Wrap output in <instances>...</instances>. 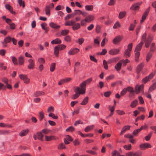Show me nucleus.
I'll return each instance as SVG.
<instances>
[{
  "instance_id": "obj_62",
  "label": "nucleus",
  "mask_w": 156,
  "mask_h": 156,
  "mask_svg": "<svg viewBox=\"0 0 156 156\" xmlns=\"http://www.w3.org/2000/svg\"><path fill=\"white\" fill-rule=\"evenodd\" d=\"M41 132L44 134H47L50 132V130L47 129H44Z\"/></svg>"
},
{
  "instance_id": "obj_2",
  "label": "nucleus",
  "mask_w": 156,
  "mask_h": 156,
  "mask_svg": "<svg viewBox=\"0 0 156 156\" xmlns=\"http://www.w3.org/2000/svg\"><path fill=\"white\" fill-rule=\"evenodd\" d=\"M133 47V44L131 43L129 44L127 46V48L124 51V56L126 58H128L130 56V53Z\"/></svg>"
},
{
  "instance_id": "obj_45",
  "label": "nucleus",
  "mask_w": 156,
  "mask_h": 156,
  "mask_svg": "<svg viewBox=\"0 0 156 156\" xmlns=\"http://www.w3.org/2000/svg\"><path fill=\"white\" fill-rule=\"evenodd\" d=\"M117 58H114L112 59H109L108 61V63L110 64L112 63L115 62L116 61Z\"/></svg>"
},
{
  "instance_id": "obj_47",
  "label": "nucleus",
  "mask_w": 156,
  "mask_h": 156,
  "mask_svg": "<svg viewBox=\"0 0 156 156\" xmlns=\"http://www.w3.org/2000/svg\"><path fill=\"white\" fill-rule=\"evenodd\" d=\"M75 130V128L72 126H70L66 129V131L68 132H73Z\"/></svg>"
},
{
  "instance_id": "obj_17",
  "label": "nucleus",
  "mask_w": 156,
  "mask_h": 156,
  "mask_svg": "<svg viewBox=\"0 0 156 156\" xmlns=\"http://www.w3.org/2000/svg\"><path fill=\"white\" fill-rule=\"evenodd\" d=\"M144 65V64L143 62H142L138 65L137 66V73H139L142 70Z\"/></svg>"
},
{
  "instance_id": "obj_10",
  "label": "nucleus",
  "mask_w": 156,
  "mask_h": 156,
  "mask_svg": "<svg viewBox=\"0 0 156 156\" xmlns=\"http://www.w3.org/2000/svg\"><path fill=\"white\" fill-rule=\"evenodd\" d=\"M72 79L71 78H67L65 79H62L58 83V85H61L64 83H66L69 82Z\"/></svg>"
},
{
  "instance_id": "obj_11",
  "label": "nucleus",
  "mask_w": 156,
  "mask_h": 156,
  "mask_svg": "<svg viewBox=\"0 0 156 156\" xmlns=\"http://www.w3.org/2000/svg\"><path fill=\"white\" fill-rule=\"evenodd\" d=\"M28 62L29 63V65L28 66V68L29 69H33L34 68L35 64L33 60L30 59L28 60Z\"/></svg>"
},
{
  "instance_id": "obj_43",
  "label": "nucleus",
  "mask_w": 156,
  "mask_h": 156,
  "mask_svg": "<svg viewBox=\"0 0 156 156\" xmlns=\"http://www.w3.org/2000/svg\"><path fill=\"white\" fill-rule=\"evenodd\" d=\"M55 63L54 62L52 63L50 66V70L52 72L55 70Z\"/></svg>"
},
{
  "instance_id": "obj_38",
  "label": "nucleus",
  "mask_w": 156,
  "mask_h": 156,
  "mask_svg": "<svg viewBox=\"0 0 156 156\" xmlns=\"http://www.w3.org/2000/svg\"><path fill=\"white\" fill-rule=\"evenodd\" d=\"M94 126L93 125L87 126L84 129L85 132H88L90 130L92 129L94 127Z\"/></svg>"
},
{
  "instance_id": "obj_64",
  "label": "nucleus",
  "mask_w": 156,
  "mask_h": 156,
  "mask_svg": "<svg viewBox=\"0 0 156 156\" xmlns=\"http://www.w3.org/2000/svg\"><path fill=\"white\" fill-rule=\"evenodd\" d=\"M126 156H132L133 155L134 156H136V154L135 153L134 154H133V153L132 152H130L128 153H127L126 154Z\"/></svg>"
},
{
  "instance_id": "obj_22",
  "label": "nucleus",
  "mask_w": 156,
  "mask_h": 156,
  "mask_svg": "<svg viewBox=\"0 0 156 156\" xmlns=\"http://www.w3.org/2000/svg\"><path fill=\"white\" fill-rule=\"evenodd\" d=\"M49 25L50 27L54 29H58L60 27V26L58 25L56 23L53 22L50 23Z\"/></svg>"
},
{
  "instance_id": "obj_51",
  "label": "nucleus",
  "mask_w": 156,
  "mask_h": 156,
  "mask_svg": "<svg viewBox=\"0 0 156 156\" xmlns=\"http://www.w3.org/2000/svg\"><path fill=\"white\" fill-rule=\"evenodd\" d=\"M73 144L74 146H78L80 144V142L79 141V140L78 139H75L73 141Z\"/></svg>"
},
{
  "instance_id": "obj_41",
  "label": "nucleus",
  "mask_w": 156,
  "mask_h": 156,
  "mask_svg": "<svg viewBox=\"0 0 156 156\" xmlns=\"http://www.w3.org/2000/svg\"><path fill=\"white\" fill-rule=\"evenodd\" d=\"M59 49L58 48V47L55 46L54 49V53L56 57H58V55Z\"/></svg>"
},
{
  "instance_id": "obj_13",
  "label": "nucleus",
  "mask_w": 156,
  "mask_h": 156,
  "mask_svg": "<svg viewBox=\"0 0 156 156\" xmlns=\"http://www.w3.org/2000/svg\"><path fill=\"white\" fill-rule=\"evenodd\" d=\"M127 91H128L130 92L129 96L131 97L132 96H133L134 95V90H133V88L131 87H128L126 88Z\"/></svg>"
},
{
  "instance_id": "obj_31",
  "label": "nucleus",
  "mask_w": 156,
  "mask_h": 156,
  "mask_svg": "<svg viewBox=\"0 0 156 156\" xmlns=\"http://www.w3.org/2000/svg\"><path fill=\"white\" fill-rule=\"evenodd\" d=\"M50 7L49 5H46L45 7V14L46 15L49 16L50 14Z\"/></svg>"
},
{
  "instance_id": "obj_57",
  "label": "nucleus",
  "mask_w": 156,
  "mask_h": 156,
  "mask_svg": "<svg viewBox=\"0 0 156 156\" xmlns=\"http://www.w3.org/2000/svg\"><path fill=\"white\" fill-rule=\"evenodd\" d=\"M10 133L9 130H5L0 131V135H6Z\"/></svg>"
},
{
  "instance_id": "obj_60",
  "label": "nucleus",
  "mask_w": 156,
  "mask_h": 156,
  "mask_svg": "<svg viewBox=\"0 0 156 156\" xmlns=\"http://www.w3.org/2000/svg\"><path fill=\"white\" fill-rule=\"evenodd\" d=\"M87 23V22L85 18L83 19L81 21L80 26L81 25L82 26H84Z\"/></svg>"
},
{
  "instance_id": "obj_50",
  "label": "nucleus",
  "mask_w": 156,
  "mask_h": 156,
  "mask_svg": "<svg viewBox=\"0 0 156 156\" xmlns=\"http://www.w3.org/2000/svg\"><path fill=\"white\" fill-rule=\"evenodd\" d=\"M121 27V25L119 23L118 21L116 22L114 24L113 26V28L114 29H117L118 28L120 27Z\"/></svg>"
},
{
  "instance_id": "obj_27",
  "label": "nucleus",
  "mask_w": 156,
  "mask_h": 156,
  "mask_svg": "<svg viewBox=\"0 0 156 156\" xmlns=\"http://www.w3.org/2000/svg\"><path fill=\"white\" fill-rule=\"evenodd\" d=\"M75 23V21L73 20L68 21L65 22V25L66 26H73Z\"/></svg>"
},
{
  "instance_id": "obj_63",
  "label": "nucleus",
  "mask_w": 156,
  "mask_h": 156,
  "mask_svg": "<svg viewBox=\"0 0 156 156\" xmlns=\"http://www.w3.org/2000/svg\"><path fill=\"white\" fill-rule=\"evenodd\" d=\"M123 147L126 150H130L131 148V144L126 145L123 146Z\"/></svg>"
},
{
  "instance_id": "obj_4",
  "label": "nucleus",
  "mask_w": 156,
  "mask_h": 156,
  "mask_svg": "<svg viewBox=\"0 0 156 156\" xmlns=\"http://www.w3.org/2000/svg\"><path fill=\"white\" fill-rule=\"evenodd\" d=\"M123 37L122 35H119L116 36L113 40L114 44H118L123 39Z\"/></svg>"
},
{
  "instance_id": "obj_33",
  "label": "nucleus",
  "mask_w": 156,
  "mask_h": 156,
  "mask_svg": "<svg viewBox=\"0 0 156 156\" xmlns=\"http://www.w3.org/2000/svg\"><path fill=\"white\" fill-rule=\"evenodd\" d=\"M45 139L46 141H50L52 140L55 139V137L54 136H45Z\"/></svg>"
},
{
  "instance_id": "obj_54",
  "label": "nucleus",
  "mask_w": 156,
  "mask_h": 156,
  "mask_svg": "<svg viewBox=\"0 0 156 156\" xmlns=\"http://www.w3.org/2000/svg\"><path fill=\"white\" fill-rule=\"evenodd\" d=\"M108 62H107L105 60H103V64L104 68L107 70L108 69V66L107 64Z\"/></svg>"
},
{
  "instance_id": "obj_24",
  "label": "nucleus",
  "mask_w": 156,
  "mask_h": 156,
  "mask_svg": "<svg viewBox=\"0 0 156 156\" xmlns=\"http://www.w3.org/2000/svg\"><path fill=\"white\" fill-rule=\"evenodd\" d=\"M122 62L120 60L115 65V68L116 69L117 71H119L120 70L122 66Z\"/></svg>"
},
{
  "instance_id": "obj_15",
  "label": "nucleus",
  "mask_w": 156,
  "mask_h": 156,
  "mask_svg": "<svg viewBox=\"0 0 156 156\" xmlns=\"http://www.w3.org/2000/svg\"><path fill=\"white\" fill-rule=\"evenodd\" d=\"M45 94V93L41 91H37L34 93L33 96L37 97L43 95Z\"/></svg>"
},
{
  "instance_id": "obj_7",
  "label": "nucleus",
  "mask_w": 156,
  "mask_h": 156,
  "mask_svg": "<svg viewBox=\"0 0 156 156\" xmlns=\"http://www.w3.org/2000/svg\"><path fill=\"white\" fill-rule=\"evenodd\" d=\"M150 7H149L147 9H146L142 17V19L140 20V23H141L144 22L145 20L146 17L148 15V13L150 11Z\"/></svg>"
},
{
  "instance_id": "obj_9",
  "label": "nucleus",
  "mask_w": 156,
  "mask_h": 156,
  "mask_svg": "<svg viewBox=\"0 0 156 156\" xmlns=\"http://www.w3.org/2000/svg\"><path fill=\"white\" fill-rule=\"evenodd\" d=\"M120 50L118 49H114L110 50L108 53L111 55H114L118 54Z\"/></svg>"
},
{
  "instance_id": "obj_35",
  "label": "nucleus",
  "mask_w": 156,
  "mask_h": 156,
  "mask_svg": "<svg viewBox=\"0 0 156 156\" xmlns=\"http://www.w3.org/2000/svg\"><path fill=\"white\" fill-rule=\"evenodd\" d=\"M69 32L68 30H63L62 31L61 33V35L62 36H66L68 34Z\"/></svg>"
},
{
  "instance_id": "obj_49",
  "label": "nucleus",
  "mask_w": 156,
  "mask_h": 156,
  "mask_svg": "<svg viewBox=\"0 0 156 156\" xmlns=\"http://www.w3.org/2000/svg\"><path fill=\"white\" fill-rule=\"evenodd\" d=\"M81 12V11L80 10H75L74 11V12L72 13V15H73V16H74L77 14H80Z\"/></svg>"
},
{
  "instance_id": "obj_14",
  "label": "nucleus",
  "mask_w": 156,
  "mask_h": 156,
  "mask_svg": "<svg viewBox=\"0 0 156 156\" xmlns=\"http://www.w3.org/2000/svg\"><path fill=\"white\" fill-rule=\"evenodd\" d=\"M24 57L20 55L18 58V64L19 66L22 65L24 62Z\"/></svg>"
},
{
  "instance_id": "obj_34",
  "label": "nucleus",
  "mask_w": 156,
  "mask_h": 156,
  "mask_svg": "<svg viewBox=\"0 0 156 156\" xmlns=\"http://www.w3.org/2000/svg\"><path fill=\"white\" fill-rule=\"evenodd\" d=\"M126 14V12L125 11L121 12L119 14L118 18L119 19H122L123 18Z\"/></svg>"
},
{
  "instance_id": "obj_21",
  "label": "nucleus",
  "mask_w": 156,
  "mask_h": 156,
  "mask_svg": "<svg viewBox=\"0 0 156 156\" xmlns=\"http://www.w3.org/2000/svg\"><path fill=\"white\" fill-rule=\"evenodd\" d=\"M37 138L38 139L41 141H43V135H42L41 132H38L37 133Z\"/></svg>"
},
{
  "instance_id": "obj_36",
  "label": "nucleus",
  "mask_w": 156,
  "mask_h": 156,
  "mask_svg": "<svg viewBox=\"0 0 156 156\" xmlns=\"http://www.w3.org/2000/svg\"><path fill=\"white\" fill-rule=\"evenodd\" d=\"M152 53L151 52H149L147 53L146 58V60L147 62H148L150 60L152 57Z\"/></svg>"
},
{
  "instance_id": "obj_3",
  "label": "nucleus",
  "mask_w": 156,
  "mask_h": 156,
  "mask_svg": "<svg viewBox=\"0 0 156 156\" xmlns=\"http://www.w3.org/2000/svg\"><path fill=\"white\" fill-rule=\"evenodd\" d=\"M12 40L11 37L10 36H7L5 37L3 41L1 42L3 47L4 48L6 47L7 46V44L10 43Z\"/></svg>"
},
{
  "instance_id": "obj_56",
  "label": "nucleus",
  "mask_w": 156,
  "mask_h": 156,
  "mask_svg": "<svg viewBox=\"0 0 156 156\" xmlns=\"http://www.w3.org/2000/svg\"><path fill=\"white\" fill-rule=\"evenodd\" d=\"M130 126H124L122 128V130L125 132L126 131L130 129Z\"/></svg>"
},
{
  "instance_id": "obj_44",
  "label": "nucleus",
  "mask_w": 156,
  "mask_h": 156,
  "mask_svg": "<svg viewBox=\"0 0 156 156\" xmlns=\"http://www.w3.org/2000/svg\"><path fill=\"white\" fill-rule=\"evenodd\" d=\"M151 42V40H150L149 38H148L145 43V47L147 48L149 47Z\"/></svg>"
},
{
  "instance_id": "obj_58",
  "label": "nucleus",
  "mask_w": 156,
  "mask_h": 156,
  "mask_svg": "<svg viewBox=\"0 0 156 156\" xmlns=\"http://www.w3.org/2000/svg\"><path fill=\"white\" fill-rule=\"evenodd\" d=\"M138 99L139 101V103L140 104L142 105L144 103V101L142 96H139Z\"/></svg>"
},
{
  "instance_id": "obj_40",
  "label": "nucleus",
  "mask_w": 156,
  "mask_h": 156,
  "mask_svg": "<svg viewBox=\"0 0 156 156\" xmlns=\"http://www.w3.org/2000/svg\"><path fill=\"white\" fill-rule=\"evenodd\" d=\"M85 9L87 11H92L93 9L92 5H86L85 7Z\"/></svg>"
},
{
  "instance_id": "obj_16",
  "label": "nucleus",
  "mask_w": 156,
  "mask_h": 156,
  "mask_svg": "<svg viewBox=\"0 0 156 156\" xmlns=\"http://www.w3.org/2000/svg\"><path fill=\"white\" fill-rule=\"evenodd\" d=\"M61 43V40L58 38H56L51 42V43L52 44H59Z\"/></svg>"
},
{
  "instance_id": "obj_28",
  "label": "nucleus",
  "mask_w": 156,
  "mask_h": 156,
  "mask_svg": "<svg viewBox=\"0 0 156 156\" xmlns=\"http://www.w3.org/2000/svg\"><path fill=\"white\" fill-rule=\"evenodd\" d=\"M76 93L73 95L72 96V98L73 100L77 98L80 96V95L81 94H82L81 93V92L80 91H77L75 92Z\"/></svg>"
},
{
  "instance_id": "obj_20",
  "label": "nucleus",
  "mask_w": 156,
  "mask_h": 156,
  "mask_svg": "<svg viewBox=\"0 0 156 156\" xmlns=\"http://www.w3.org/2000/svg\"><path fill=\"white\" fill-rule=\"evenodd\" d=\"M80 24L78 23H74L72 27L73 30L75 31L78 30L80 28Z\"/></svg>"
},
{
  "instance_id": "obj_42",
  "label": "nucleus",
  "mask_w": 156,
  "mask_h": 156,
  "mask_svg": "<svg viewBox=\"0 0 156 156\" xmlns=\"http://www.w3.org/2000/svg\"><path fill=\"white\" fill-rule=\"evenodd\" d=\"M39 119L40 121H41L43 120L44 117V115L43 112H39Z\"/></svg>"
},
{
  "instance_id": "obj_25",
  "label": "nucleus",
  "mask_w": 156,
  "mask_h": 156,
  "mask_svg": "<svg viewBox=\"0 0 156 156\" xmlns=\"http://www.w3.org/2000/svg\"><path fill=\"white\" fill-rule=\"evenodd\" d=\"M156 88V82L153 83L150 87L148 89V92H151Z\"/></svg>"
},
{
  "instance_id": "obj_5",
  "label": "nucleus",
  "mask_w": 156,
  "mask_h": 156,
  "mask_svg": "<svg viewBox=\"0 0 156 156\" xmlns=\"http://www.w3.org/2000/svg\"><path fill=\"white\" fill-rule=\"evenodd\" d=\"M19 77L21 80L23 81L25 83L27 84L29 83L30 79L27 78V75L21 74L19 76Z\"/></svg>"
},
{
  "instance_id": "obj_18",
  "label": "nucleus",
  "mask_w": 156,
  "mask_h": 156,
  "mask_svg": "<svg viewBox=\"0 0 156 156\" xmlns=\"http://www.w3.org/2000/svg\"><path fill=\"white\" fill-rule=\"evenodd\" d=\"M144 85L143 84H141L137 88V94L141 92L143 94L144 93Z\"/></svg>"
},
{
  "instance_id": "obj_19",
  "label": "nucleus",
  "mask_w": 156,
  "mask_h": 156,
  "mask_svg": "<svg viewBox=\"0 0 156 156\" xmlns=\"http://www.w3.org/2000/svg\"><path fill=\"white\" fill-rule=\"evenodd\" d=\"M85 18L87 20V23H90L94 20V16L92 15H89L86 16Z\"/></svg>"
},
{
  "instance_id": "obj_46",
  "label": "nucleus",
  "mask_w": 156,
  "mask_h": 156,
  "mask_svg": "<svg viewBox=\"0 0 156 156\" xmlns=\"http://www.w3.org/2000/svg\"><path fill=\"white\" fill-rule=\"evenodd\" d=\"M107 53V51L106 49H103L102 51L100 52L97 53V55H105Z\"/></svg>"
},
{
  "instance_id": "obj_37",
  "label": "nucleus",
  "mask_w": 156,
  "mask_h": 156,
  "mask_svg": "<svg viewBox=\"0 0 156 156\" xmlns=\"http://www.w3.org/2000/svg\"><path fill=\"white\" fill-rule=\"evenodd\" d=\"M57 148L59 150H61L66 149V147L65 144L63 143H61L58 145Z\"/></svg>"
},
{
  "instance_id": "obj_1",
  "label": "nucleus",
  "mask_w": 156,
  "mask_h": 156,
  "mask_svg": "<svg viewBox=\"0 0 156 156\" xmlns=\"http://www.w3.org/2000/svg\"><path fill=\"white\" fill-rule=\"evenodd\" d=\"M87 84L84 81L81 84H80V87H77L75 88L74 91L75 92L79 91H80L81 92V93L83 94L85 93L86 86Z\"/></svg>"
},
{
  "instance_id": "obj_61",
  "label": "nucleus",
  "mask_w": 156,
  "mask_h": 156,
  "mask_svg": "<svg viewBox=\"0 0 156 156\" xmlns=\"http://www.w3.org/2000/svg\"><path fill=\"white\" fill-rule=\"evenodd\" d=\"M131 10L136 11V3H135L130 8Z\"/></svg>"
},
{
  "instance_id": "obj_39",
  "label": "nucleus",
  "mask_w": 156,
  "mask_h": 156,
  "mask_svg": "<svg viewBox=\"0 0 156 156\" xmlns=\"http://www.w3.org/2000/svg\"><path fill=\"white\" fill-rule=\"evenodd\" d=\"M120 62H122V64H123V66H125L128 63L130 62V61L128 59H126L125 60L122 59L120 60Z\"/></svg>"
},
{
  "instance_id": "obj_55",
  "label": "nucleus",
  "mask_w": 156,
  "mask_h": 156,
  "mask_svg": "<svg viewBox=\"0 0 156 156\" xmlns=\"http://www.w3.org/2000/svg\"><path fill=\"white\" fill-rule=\"evenodd\" d=\"M136 105V100L135 99L133 101H132L130 107L132 108H134Z\"/></svg>"
},
{
  "instance_id": "obj_23",
  "label": "nucleus",
  "mask_w": 156,
  "mask_h": 156,
  "mask_svg": "<svg viewBox=\"0 0 156 156\" xmlns=\"http://www.w3.org/2000/svg\"><path fill=\"white\" fill-rule=\"evenodd\" d=\"M29 132L28 129H24L21 131L19 133V135L21 136H23L26 135Z\"/></svg>"
},
{
  "instance_id": "obj_59",
  "label": "nucleus",
  "mask_w": 156,
  "mask_h": 156,
  "mask_svg": "<svg viewBox=\"0 0 156 156\" xmlns=\"http://www.w3.org/2000/svg\"><path fill=\"white\" fill-rule=\"evenodd\" d=\"M112 94V92L111 91H108L105 92L104 94V95L106 98L108 97Z\"/></svg>"
},
{
  "instance_id": "obj_6",
  "label": "nucleus",
  "mask_w": 156,
  "mask_h": 156,
  "mask_svg": "<svg viewBox=\"0 0 156 156\" xmlns=\"http://www.w3.org/2000/svg\"><path fill=\"white\" fill-rule=\"evenodd\" d=\"M79 51V49L77 48H72L68 52V54L70 55H73L77 53Z\"/></svg>"
},
{
  "instance_id": "obj_26",
  "label": "nucleus",
  "mask_w": 156,
  "mask_h": 156,
  "mask_svg": "<svg viewBox=\"0 0 156 156\" xmlns=\"http://www.w3.org/2000/svg\"><path fill=\"white\" fill-rule=\"evenodd\" d=\"M5 7L6 9L9 10L11 13L13 14L15 13L13 10L12 7L9 4H6Z\"/></svg>"
},
{
  "instance_id": "obj_29",
  "label": "nucleus",
  "mask_w": 156,
  "mask_h": 156,
  "mask_svg": "<svg viewBox=\"0 0 156 156\" xmlns=\"http://www.w3.org/2000/svg\"><path fill=\"white\" fill-rule=\"evenodd\" d=\"M47 24L46 23H41V26L42 29L45 30V33H47L48 31V27H47Z\"/></svg>"
},
{
  "instance_id": "obj_32",
  "label": "nucleus",
  "mask_w": 156,
  "mask_h": 156,
  "mask_svg": "<svg viewBox=\"0 0 156 156\" xmlns=\"http://www.w3.org/2000/svg\"><path fill=\"white\" fill-rule=\"evenodd\" d=\"M89 98L88 97H86L80 103V105H86L88 101Z\"/></svg>"
},
{
  "instance_id": "obj_48",
  "label": "nucleus",
  "mask_w": 156,
  "mask_h": 156,
  "mask_svg": "<svg viewBox=\"0 0 156 156\" xmlns=\"http://www.w3.org/2000/svg\"><path fill=\"white\" fill-rule=\"evenodd\" d=\"M56 46L58 47V48L59 50H62L65 49L66 47V46L65 45L62 44H60Z\"/></svg>"
},
{
  "instance_id": "obj_30",
  "label": "nucleus",
  "mask_w": 156,
  "mask_h": 156,
  "mask_svg": "<svg viewBox=\"0 0 156 156\" xmlns=\"http://www.w3.org/2000/svg\"><path fill=\"white\" fill-rule=\"evenodd\" d=\"M10 58H12V61L15 66L17 65L18 64V61L16 58L14 56H11Z\"/></svg>"
},
{
  "instance_id": "obj_53",
  "label": "nucleus",
  "mask_w": 156,
  "mask_h": 156,
  "mask_svg": "<svg viewBox=\"0 0 156 156\" xmlns=\"http://www.w3.org/2000/svg\"><path fill=\"white\" fill-rule=\"evenodd\" d=\"M84 40L83 38H79L77 41H76V42L78 43L80 45H81L83 42Z\"/></svg>"
},
{
  "instance_id": "obj_8",
  "label": "nucleus",
  "mask_w": 156,
  "mask_h": 156,
  "mask_svg": "<svg viewBox=\"0 0 156 156\" xmlns=\"http://www.w3.org/2000/svg\"><path fill=\"white\" fill-rule=\"evenodd\" d=\"M139 147L141 150H144L146 148H151V145L149 144L146 143L141 144Z\"/></svg>"
},
{
  "instance_id": "obj_52",
  "label": "nucleus",
  "mask_w": 156,
  "mask_h": 156,
  "mask_svg": "<svg viewBox=\"0 0 156 156\" xmlns=\"http://www.w3.org/2000/svg\"><path fill=\"white\" fill-rule=\"evenodd\" d=\"M152 132H151L148 135L144 137V138H145V140L147 141L149 140H150V139L152 136Z\"/></svg>"
},
{
  "instance_id": "obj_12",
  "label": "nucleus",
  "mask_w": 156,
  "mask_h": 156,
  "mask_svg": "<svg viewBox=\"0 0 156 156\" xmlns=\"http://www.w3.org/2000/svg\"><path fill=\"white\" fill-rule=\"evenodd\" d=\"M143 44V42H141L137 45V59L139 58L140 54V52L139 51L141 49Z\"/></svg>"
}]
</instances>
